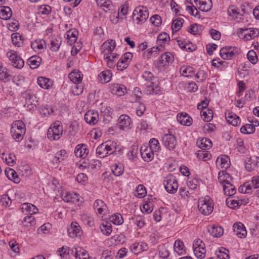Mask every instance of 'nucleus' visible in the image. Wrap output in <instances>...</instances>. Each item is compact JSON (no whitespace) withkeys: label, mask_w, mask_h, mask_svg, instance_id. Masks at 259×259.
I'll return each mask as SVG.
<instances>
[{"label":"nucleus","mask_w":259,"mask_h":259,"mask_svg":"<svg viewBox=\"0 0 259 259\" xmlns=\"http://www.w3.org/2000/svg\"><path fill=\"white\" fill-rule=\"evenodd\" d=\"M215 254L219 259H229V250L222 247L215 251Z\"/></svg>","instance_id":"obj_36"},{"label":"nucleus","mask_w":259,"mask_h":259,"mask_svg":"<svg viewBox=\"0 0 259 259\" xmlns=\"http://www.w3.org/2000/svg\"><path fill=\"white\" fill-rule=\"evenodd\" d=\"M22 209H25L31 215L36 213L38 211L37 208L33 204L31 203H24L22 205Z\"/></svg>","instance_id":"obj_50"},{"label":"nucleus","mask_w":259,"mask_h":259,"mask_svg":"<svg viewBox=\"0 0 259 259\" xmlns=\"http://www.w3.org/2000/svg\"><path fill=\"white\" fill-rule=\"evenodd\" d=\"M197 157L199 159H202L203 161H207L211 157V154L205 149L198 150L196 153Z\"/></svg>","instance_id":"obj_42"},{"label":"nucleus","mask_w":259,"mask_h":259,"mask_svg":"<svg viewBox=\"0 0 259 259\" xmlns=\"http://www.w3.org/2000/svg\"><path fill=\"white\" fill-rule=\"evenodd\" d=\"M243 36L242 39L245 41L249 40L257 37L259 35V30L257 28H240L238 30L237 33L239 37Z\"/></svg>","instance_id":"obj_2"},{"label":"nucleus","mask_w":259,"mask_h":259,"mask_svg":"<svg viewBox=\"0 0 259 259\" xmlns=\"http://www.w3.org/2000/svg\"><path fill=\"white\" fill-rule=\"evenodd\" d=\"M19 133L17 131H11V135L13 139L17 142H20L23 139L24 135L25 134V131H20Z\"/></svg>","instance_id":"obj_58"},{"label":"nucleus","mask_w":259,"mask_h":259,"mask_svg":"<svg viewBox=\"0 0 259 259\" xmlns=\"http://www.w3.org/2000/svg\"><path fill=\"white\" fill-rule=\"evenodd\" d=\"M233 231L235 234L240 238H244L247 235L244 225L241 222H236L233 226Z\"/></svg>","instance_id":"obj_7"},{"label":"nucleus","mask_w":259,"mask_h":259,"mask_svg":"<svg viewBox=\"0 0 259 259\" xmlns=\"http://www.w3.org/2000/svg\"><path fill=\"white\" fill-rule=\"evenodd\" d=\"M222 186L223 187L224 193L226 195L232 196L234 195L236 192L235 186L231 183L227 184H223V186Z\"/></svg>","instance_id":"obj_35"},{"label":"nucleus","mask_w":259,"mask_h":259,"mask_svg":"<svg viewBox=\"0 0 259 259\" xmlns=\"http://www.w3.org/2000/svg\"><path fill=\"white\" fill-rule=\"evenodd\" d=\"M131 119L126 115L123 114L118 118V125L121 129L131 128Z\"/></svg>","instance_id":"obj_18"},{"label":"nucleus","mask_w":259,"mask_h":259,"mask_svg":"<svg viewBox=\"0 0 259 259\" xmlns=\"http://www.w3.org/2000/svg\"><path fill=\"white\" fill-rule=\"evenodd\" d=\"M62 199L67 203H72L79 205L80 201L79 195L76 193L65 192L62 195Z\"/></svg>","instance_id":"obj_8"},{"label":"nucleus","mask_w":259,"mask_h":259,"mask_svg":"<svg viewBox=\"0 0 259 259\" xmlns=\"http://www.w3.org/2000/svg\"><path fill=\"white\" fill-rule=\"evenodd\" d=\"M89 152L87 145L84 144L77 145L74 150V153L76 157L83 158L88 154Z\"/></svg>","instance_id":"obj_13"},{"label":"nucleus","mask_w":259,"mask_h":259,"mask_svg":"<svg viewBox=\"0 0 259 259\" xmlns=\"http://www.w3.org/2000/svg\"><path fill=\"white\" fill-rule=\"evenodd\" d=\"M38 85L42 88L49 89L53 85V82L49 78L39 77L37 79Z\"/></svg>","instance_id":"obj_27"},{"label":"nucleus","mask_w":259,"mask_h":259,"mask_svg":"<svg viewBox=\"0 0 259 259\" xmlns=\"http://www.w3.org/2000/svg\"><path fill=\"white\" fill-rule=\"evenodd\" d=\"M119 55L112 53L104 56L107 66L110 68L114 67L116 65V62L118 60Z\"/></svg>","instance_id":"obj_19"},{"label":"nucleus","mask_w":259,"mask_h":259,"mask_svg":"<svg viewBox=\"0 0 259 259\" xmlns=\"http://www.w3.org/2000/svg\"><path fill=\"white\" fill-rule=\"evenodd\" d=\"M100 229L102 232L107 235H109L112 232V225L108 222H104L100 226Z\"/></svg>","instance_id":"obj_43"},{"label":"nucleus","mask_w":259,"mask_h":259,"mask_svg":"<svg viewBox=\"0 0 259 259\" xmlns=\"http://www.w3.org/2000/svg\"><path fill=\"white\" fill-rule=\"evenodd\" d=\"M110 220L115 225H121L123 223V220L121 214L117 213L111 216Z\"/></svg>","instance_id":"obj_57"},{"label":"nucleus","mask_w":259,"mask_h":259,"mask_svg":"<svg viewBox=\"0 0 259 259\" xmlns=\"http://www.w3.org/2000/svg\"><path fill=\"white\" fill-rule=\"evenodd\" d=\"M23 221L24 226L27 227L35 225L36 223V220L34 217L32 215L25 217Z\"/></svg>","instance_id":"obj_63"},{"label":"nucleus","mask_w":259,"mask_h":259,"mask_svg":"<svg viewBox=\"0 0 259 259\" xmlns=\"http://www.w3.org/2000/svg\"><path fill=\"white\" fill-rule=\"evenodd\" d=\"M96 3L98 6L101 7L106 12L113 10V6L110 0H96Z\"/></svg>","instance_id":"obj_22"},{"label":"nucleus","mask_w":259,"mask_h":259,"mask_svg":"<svg viewBox=\"0 0 259 259\" xmlns=\"http://www.w3.org/2000/svg\"><path fill=\"white\" fill-rule=\"evenodd\" d=\"M177 120L181 124L190 126L192 123V118L186 113L182 112L177 115Z\"/></svg>","instance_id":"obj_15"},{"label":"nucleus","mask_w":259,"mask_h":259,"mask_svg":"<svg viewBox=\"0 0 259 259\" xmlns=\"http://www.w3.org/2000/svg\"><path fill=\"white\" fill-rule=\"evenodd\" d=\"M107 156L114 154L117 150L116 143L114 142L106 141L104 143Z\"/></svg>","instance_id":"obj_30"},{"label":"nucleus","mask_w":259,"mask_h":259,"mask_svg":"<svg viewBox=\"0 0 259 259\" xmlns=\"http://www.w3.org/2000/svg\"><path fill=\"white\" fill-rule=\"evenodd\" d=\"M77 33L75 30H70L67 31L65 35V38L67 40V43L72 45L77 40Z\"/></svg>","instance_id":"obj_25"},{"label":"nucleus","mask_w":259,"mask_h":259,"mask_svg":"<svg viewBox=\"0 0 259 259\" xmlns=\"http://www.w3.org/2000/svg\"><path fill=\"white\" fill-rule=\"evenodd\" d=\"M174 250L179 255H181L185 251V246L184 243L180 240H177L174 245Z\"/></svg>","instance_id":"obj_40"},{"label":"nucleus","mask_w":259,"mask_h":259,"mask_svg":"<svg viewBox=\"0 0 259 259\" xmlns=\"http://www.w3.org/2000/svg\"><path fill=\"white\" fill-rule=\"evenodd\" d=\"M12 15L11 9L9 7L3 6L0 8V18L3 20L9 19Z\"/></svg>","instance_id":"obj_23"},{"label":"nucleus","mask_w":259,"mask_h":259,"mask_svg":"<svg viewBox=\"0 0 259 259\" xmlns=\"http://www.w3.org/2000/svg\"><path fill=\"white\" fill-rule=\"evenodd\" d=\"M115 42L113 40H110L104 42L101 46L102 52L103 56H105L110 53H112L115 48Z\"/></svg>","instance_id":"obj_11"},{"label":"nucleus","mask_w":259,"mask_h":259,"mask_svg":"<svg viewBox=\"0 0 259 259\" xmlns=\"http://www.w3.org/2000/svg\"><path fill=\"white\" fill-rule=\"evenodd\" d=\"M66 155V151L65 150H61L58 151L55 156L53 159V162L56 163H59L65 159Z\"/></svg>","instance_id":"obj_44"},{"label":"nucleus","mask_w":259,"mask_h":259,"mask_svg":"<svg viewBox=\"0 0 259 259\" xmlns=\"http://www.w3.org/2000/svg\"><path fill=\"white\" fill-rule=\"evenodd\" d=\"M12 200L7 195H3L0 199V204L5 207H7L11 205Z\"/></svg>","instance_id":"obj_59"},{"label":"nucleus","mask_w":259,"mask_h":259,"mask_svg":"<svg viewBox=\"0 0 259 259\" xmlns=\"http://www.w3.org/2000/svg\"><path fill=\"white\" fill-rule=\"evenodd\" d=\"M149 149L154 152H158L160 150V146L156 139L152 138L150 140Z\"/></svg>","instance_id":"obj_55"},{"label":"nucleus","mask_w":259,"mask_h":259,"mask_svg":"<svg viewBox=\"0 0 259 259\" xmlns=\"http://www.w3.org/2000/svg\"><path fill=\"white\" fill-rule=\"evenodd\" d=\"M180 73L186 77L191 76L194 73V70L191 66H182L180 68Z\"/></svg>","instance_id":"obj_54"},{"label":"nucleus","mask_w":259,"mask_h":259,"mask_svg":"<svg viewBox=\"0 0 259 259\" xmlns=\"http://www.w3.org/2000/svg\"><path fill=\"white\" fill-rule=\"evenodd\" d=\"M132 57V53L130 52L125 53L116 64L117 69L122 71L126 69L128 67Z\"/></svg>","instance_id":"obj_5"},{"label":"nucleus","mask_w":259,"mask_h":259,"mask_svg":"<svg viewBox=\"0 0 259 259\" xmlns=\"http://www.w3.org/2000/svg\"><path fill=\"white\" fill-rule=\"evenodd\" d=\"M75 249V252L74 256L76 259H88L89 257V254L87 251L79 248V249Z\"/></svg>","instance_id":"obj_47"},{"label":"nucleus","mask_w":259,"mask_h":259,"mask_svg":"<svg viewBox=\"0 0 259 259\" xmlns=\"http://www.w3.org/2000/svg\"><path fill=\"white\" fill-rule=\"evenodd\" d=\"M112 77V73L110 70H106L102 71L99 75V81L102 83L109 82Z\"/></svg>","instance_id":"obj_24"},{"label":"nucleus","mask_w":259,"mask_h":259,"mask_svg":"<svg viewBox=\"0 0 259 259\" xmlns=\"http://www.w3.org/2000/svg\"><path fill=\"white\" fill-rule=\"evenodd\" d=\"M22 35L18 33H14L12 34L11 38L13 44L18 47L22 46L23 40L21 38Z\"/></svg>","instance_id":"obj_49"},{"label":"nucleus","mask_w":259,"mask_h":259,"mask_svg":"<svg viewBox=\"0 0 259 259\" xmlns=\"http://www.w3.org/2000/svg\"><path fill=\"white\" fill-rule=\"evenodd\" d=\"M216 164L222 168H227L230 167V160L229 157L225 155H221L216 160Z\"/></svg>","instance_id":"obj_17"},{"label":"nucleus","mask_w":259,"mask_h":259,"mask_svg":"<svg viewBox=\"0 0 259 259\" xmlns=\"http://www.w3.org/2000/svg\"><path fill=\"white\" fill-rule=\"evenodd\" d=\"M232 178L230 175L225 171H220L218 174V181L223 186V184H227L231 183Z\"/></svg>","instance_id":"obj_21"},{"label":"nucleus","mask_w":259,"mask_h":259,"mask_svg":"<svg viewBox=\"0 0 259 259\" xmlns=\"http://www.w3.org/2000/svg\"><path fill=\"white\" fill-rule=\"evenodd\" d=\"M97 156L100 158H104L107 156L106 150L104 146V143L100 144L96 149Z\"/></svg>","instance_id":"obj_56"},{"label":"nucleus","mask_w":259,"mask_h":259,"mask_svg":"<svg viewBox=\"0 0 259 259\" xmlns=\"http://www.w3.org/2000/svg\"><path fill=\"white\" fill-rule=\"evenodd\" d=\"M199 9L203 12H208L212 7L211 0H195Z\"/></svg>","instance_id":"obj_20"},{"label":"nucleus","mask_w":259,"mask_h":259,"mask_svg":"<svg viewBox=\"0 0 259 259\" xmlns=\"http://www.w3.org/2000/svg\"><path fill=\"white\" fill-rule=\"evenodd\" d=\"M197 146L201 149H209L212 146V142L210 139L203 138L201 140L197 142Z\"/></svg>","instance_id":"obj_32"},{"label":"nucleus","mask_w":259,"mask_h":259,"mask_svg":"<svg viewBox=\"0 0 259 259\" xmlns=\"http://www.w3.org/2000/svg\"><path fill=\"white\" fill-rule=\"evenodd\" d=\"M68 77L74 83H77L82 80V74L79 70H74L69 74Z\"/></svg>","instance_id":"obj_26"},{"label":"nucleus","mask_w":259,"mask_h":259,"mask_svg":"<svg viewBox=\"0 0 259 259\" xmlns=\"http://www.w3.org/2000/svg\"><path fill=\"white\" fill-rule=\"evenodd\" d=\"M94 208L96 213L99 215H105L108 212L107 205L101 199H97L94 202Z\"/></svg>","instance_id":"obj_9"},{"label":"nucleus","mask_w":259,"mask_h":259,"mask_svg":"<svg viewBox=\"0 0 259 259\" xmlns=\"http://www.w3.org/2000/svg\"><path fill=\"white\" fill-rule=\"evenodd\" d=\"M41 58L38 56H32L27 60V63L33 69L36 68L40 65Z\"/></svg>","instance_id":"obj_39"},{"label":"nucleus","mask_w":259,"mask_h":259,"mask_svg":"<svg viewBox=\"0 0 259 259\" xmlns=\"http://www.w3.org/2000/svg\"><path fill=\"white\" fill-rule=\"evenodd\" d=\"M226 118L228 123L233 126H236L240 123L239 117L233 113L226 114Z\"/></svg>","instance_id":"obj_33"},{"label":"nucleus","mask_w":259,"mask_h":259,"mask_svg":"<svg viewBox=\"0 0 259 259\" xmlns=\"http://www.w3.org/2000/svg\"><path fill=\"white\" fill-rule=\"evenodd\" d=\"M39 111L41 116L44 117H48L52 115L54 112V109L52 106L48 105L42 106L39 109Z\"/></svg>","instance_id":"obj_28"},{"label":"nucleus","mask_w":259,"mask_h":259,"mask_svg":"<svg viewBox=\"0 0 259 259\" xmlns=\"http://www.w3.org/2000/svg\"><path fill=\"white\" fill-rule=\"evenodd\" d=\"M179 193L181 197L185 200H188L191 195V193L188 191V188L185 187L180 188Z\"/></svg>","instance_id":"obj_61"},{"label":"nucleus","mask_w":259,"mask_h":259,"mask_svg":"<svg viewBox=\"0 0 259 259\" xmlns=\"http://www.w3.org/2000/svg\"><path fill=\"white\" fill-rule=\"evenodd\" d=\"M159 91V86L153 82H151L149 85L147 86L146 93L148 95L158 94Z\"/></svg>","instance_id":"obj_45"},{"label":"nucleus","mask_w":259,"mask_h":259,"mask_svg":"<svg viewBox=\"0 0 259 259\" xmlns=\"http://www.w3.org/2000/svg\"><path fill=\"white\" fill-rule=\"evenodd\" d=\"M163 184L167 192L171 194L176 193L179 187L177 180L173 176L166 177L165 178Z\"/></svg>","instance_id":"obj_4"},{"label":"nucleus","mask_w":259,"mask_h":259,"mask_svg":"<svg viewBox=\"0 0 259 259\" xmlns=\"http://www.w3.org/2000/svg\"><path fill=\"white\" fill-rule=\"evenodd\" d=\"M5 154H3V159H5L7 164L9 166H13L15 163L16 160V157L14 154L13 153H9L5 156L4 157Z\"/></svg>","instance_id":"obj_52"},{"label":"nucleus","mask_w":259,"mask_h":259,"mask_svg":"<svg viewBox=\"0 0 259 259\" xmlns=\"http://www.w3.org/2000/svg\"><path fill=\"white\" fill-rule=\"evenodd\" d=\"M184 21L183 19L181 18H179L174 20L171 25L172 32L179 31L181 28Z\"/></svg>","instance_id":"obj_53"},{"label":"nucleus","mask_w":259,"mask_h":259,"mask_svg":"<svg viewBox=\"0 0 259 259\" xmlns=\"http://www.w3.org/2000/svg\"><path fill=\"white\" fill-rule=\"evenodd\" d=\"M247 59L253 64L256 63L257 61V57L256 52L253 50L249 51L247 54Z\"/></svg>","instance_id":"obj_62"},{"label":"nucleus","mask_w":259,"mask_h":259,"mask_svg":"<svg viewBox=\"0 0 259 259\" xmlns=\"http://www.w3.org/2000/svg\"><path fill=\"white\" fill-rule=\"evenodd\" d=\"M208 232L214 237H220L223 235V229L220 226H212L208 229Z\"/></svg>","instance_id":"obj_29"},{"label":"nucleus","mask_w":259,"mask_h":259,"mask_svg":"<svg viewBox=\"0 0 259 259\" xmlns=\"http://www.w3.org/2000/svg\"><path fill=\"white\" fill-rule=\"evenodd\" d=\"M173 61L174 56L172 54L169 52H166L161 56L158 65L163 67L171 63Z\"/></svg>","instance_id":"obj_16"},{"label":"nucleus","mask_w":259,"mask_h":259,"mask_svg":"<svg viewBox=\"0 0 259 259\" xmlns=\"http://www.w3.org/2000/svg\"><path fill=\"white\" fill-rule=\"evenodd\" d=\"M5 173L9 179L13 181L16 183L19 182V179L17 173L13 169L10 168L9 170H6Z\"/></svg>","instance_id":"obj_48"},{"label":"nucleus","mask_w":259,"mask_h":259,"mask_svg":"<svg viewBox=\"0 0 259 259\" xmlns=\"http://www.w3.org/2000/svg\"><path fill=\"white\" fill-rule=\"evenodd\" d=\"M235 50L236 49L231 47H224L221 49L220 55L223 59H231L237 53V51H235Z\"/></svg>","instance_id":"obj_10"},{"label":"nucleus","mask_w":259,"mask_h":259,"mask_svg":"<svg viewBox=\"0 0 259 259\" xmlns=\"http://www.w3.org/2000/svg\"><path fill=\"white\" fill-rule=\"evenodd\" d=\"M125 91L126 88L122 85L118 84L114 85L112 89V93L118 96L124 95Z\"/></svg>","instance_id":"obj_38"},{"label":"nucleus","mask_w":259,"mask_h":259,"mask_svg":"<svg viewBox=\"0 0 259 259\" xmlns=\"http://www.w3.org/2000/svg\"><path fill=\"white\" fill-rule=\"evenodd\" d=\"M112 171L115 176H120L124 171V166L120 163H115L112 166Z\"/></svg>","instance_id":"obj_37"},{"label":"nucleus","mask_w":259,"mask_h":259,"mask_svg":"<svg viewBox=\"0 0 259 259\" xmlns=\"http://www.w3.org/2000/svg\"><path fill=\"white\" fill-rule=\"evenodd\" d=\"M45 41L43 39L36 40L31 44V47L35 52L41 51L45 46Z\"/></svg>","instance_id":"obj_34"},{"label":"nucleus","mask_w":259,"mask_h":259,"mask_svg":"<svg viewBox=\"0 0 259 259\" xmlns=\"http://www.w3.org/2000/svg\"><path fill=\"white\" fill-rule=\"evenodd\" d=\"M80 227L76 222L72 223L70 226L67 229L68 235L71 238H74L78 236H80Z\"/></svg>","instance_id":"obj_14"},{"label":"nucleus","mask_w":259,"mask_h":259,"mask_svg":"<svg viewBox=\"0 0 259 259\" xmlns=\"http://www.w3.org/2000/svg\"><path fill=\"white\" fill-rule=\"evenodd\" d=\"M198 207L201 213L205 215H209L213 209V201L208 196L200 199L198 202Z\"/></svg>","instance_id":"obj_1"},{"label":"nucleus","mask_w":259,"mask_h":259,"mask_svg":"<svg viewBox=\"0 0 259 259\" xmlns=\"http://www.w3.org/2000/svg\"><path fill=\"white\" fill-rule=\"evenodd\" d=\"M141 155L144 161L149 162L153 158L154 151L147 148L144 151L141 152Z\"/></svg>","instance_id":"obj_41"},{"label":"nucleus","mask_w":259,"mask_h":259,"mask_svg":"<svg viewBox=\"0 0 259 259\" xmlns=\"http://www.w3.org/2000/svg\"><path fill=\"white\" fill-rule=\"evenodd\" d=\"M200 114L201 117H203V120L206 121L210 120L213 116L212 111L209 110H207V111H204V110H201Z\"/></svg>","instance_id":"obj_64"},{"label":"nucleus","mask_w":259,"mask_h":259,"mask_svg":"<svg viewBox=\"0 0 259 259\" xmlns=\"http://www.w3.org/2000/svg\"><path fill=\"white\" fill-rule=\"evenodd\" d=\"M63 131H48V138L51 140H58L62 135Z\"/></svg>","instance_id":"obj_46"},{"label":"nucleus","mask_w":259,"mask_h":259,"mask_svg":"<svg viewBox=\"0 0 259 259\" xmlns=\"http://www.w3.org/2000/svg\"><path fill=\"white\" fill-rule=\"evenodd\" d=\"M61 44V38L58 37H52L51 40V49L53 51H57L59 50L60 46Z\"/></svg>","instance_id":"obj_51"},{"label":"nucleus","mask_w":259,"mask_h":259,"mask_svg":"<svg viewBox=\"0 0 259 259\" xmlns=\"http://www.w3.org/2000/svg\"><path fill=\"white\" fill-rule=\"evenodd\" d=\"M23 97L26 100V104L37 103L38 102L36 96L30 91H26L24 92L23 93Z\"/></svg>","instance_id":"obj_31"},{"label":"nucleus","mask_w":259,"mask_h":259,"mask_svg":"<svg viewBox=\"0 0 259 259\" xmlns=\"http://www.w3.org/2000/svg\"><path fill=\"white\" fill-rule=\"evenodd\" d=\"M98 119L99 114L97 111L89 110L84 115L85 121L90 124H95L98 122Z\"/></svg>","instance_id":"obj_12"},{"label":"nucleus","mask_w":259,"mask_h":259,"mask_svg":"<svg viewBox=\"0 0 259 259\" xmlns=\"http://www.w3.org/2000/svg\"><path fill=\"white\" fill-rule=\"evenodd\" d=\"M162 141L164 146L170 150L174 149L176 146V138L171 134H165L162 138Z\"/></svg>","instance_id":"obj_6"},{"label":"nucleus","mask_w":259,"mask_h":259,"mask_svg":"<svg viewBox=\"0 0 259 259\" xmlns=\"http://www.w3.org/2000/svg\"><path fill=\"white\" fill-rule=\"evenodd\" d=\"M149 16V13L146 8L143 6L138 7L133 12V19L137 21V23L145 22Z\"/></svg>","instance_id":"obj_3"},{"label":"nucleus","mask_w":259,"mask_h":259,"mask_svg":"<svg viewBox=\"0 0 259 259\" xmlns=\"http://www.w3.org/2000/svg\"><path fill=\"white\" fill-rule=\"evenodd\" d=\"M83 86L79 83H74L72 87V92L74 95H79L83 92Z\"/></svg>","instance_id":"obj_60"}]
</instances>
